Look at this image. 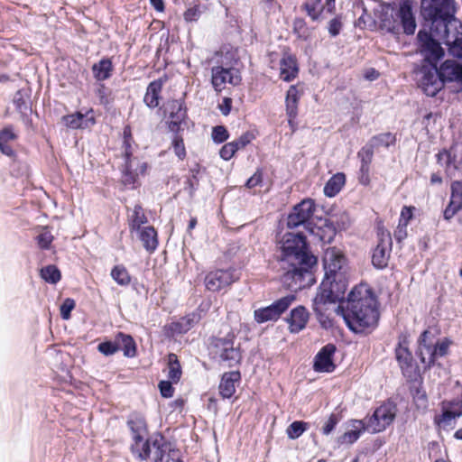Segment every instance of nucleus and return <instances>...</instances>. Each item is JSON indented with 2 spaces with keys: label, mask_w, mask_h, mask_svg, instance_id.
Listing matches in <instances>:
<instances>
[{
  "label": "nucleus",
  "mask_w": 462,
  "mask_h": 462,
  "mask_svg": "<svg viewBox=\"0 0 462 462\" xmlns=\"http://www.w3.org/2000/svg\"><path fill=\"white\" fill-rule=\"evenodd\" d=\"M279 248L283 283L292 291L311 286L315 282L312 268L317 257L309 253L305 236L286 233L279 241Z\"/></svg>",
  "instance_id": "f257e3e1"
},
{
  "label": "nucleus",
  "mask_w": 462,
  "mask_h": 462,
  "mask_svg": "<svg viewBox=\"0 0 462 462\" xmlns=\"http://www.w3.org/2000/svg\"><path fill=\"white\" fill-rule=\"evenodd\" d=\"M421 15L430 23V32H426L439 46H447L462 37V23L455 18L453 0H421Z\"/></svg>",
  "instance_id": "f03ea898"
},
{
  "label": "nucleus",
  "mask_w": 462,
  "mask_h": 462,
  "mask_svg": "<svg viewBox=\"0 0 462 462\" xmlns=\"http://www.w3.org/2000/svg\"><path fill=\"white\" fill-rule=\"evenodd\" d=\"M128 426L132 432L133 454L140 459L151 458L154 462H182L180 451L171 448L161 435L147 439L145 420L141 417L131 419Z\"/></svg>",
  "instance_id": "7ed1b4c3"
},
{
  "label": "nucleus",
  "mask_w": 462,
  "mask_h": 462,
  "mask_svg": "<svg viewBox=\"0 0 462 462\" xmlns=\"http://www.w3.org/2000/svg\"><path fill=\"white\" fill-rule=\"evenodd\" d=\"M337 311L356 333L375 326L379 318L375 298L365 285L355 287L348 295L346 307L339 306Z\"/></svg>",
  "instance_id": "20e7f679"
},
{
  "label": "nucleus",
  "mask_w": 462,
  "mask_h": 462,
  "mask_svg": "<svg viewBox=\"0 0 462 462\" xmlns=\"http://www.w3.org/2000/svg\"><path fill=\"white\" fill-rule=\"evenodd\" d=\"M417 37L424 61L415 69L414 80L427 96L434 97L444 85L440 69L436 66L439 60L443 57L444 51L426 32L420 31Z\"/></svg>",
  "instance_id": "39448f33"
},
{
  "label": "nucleus",
  "mask_w": 462,
  "mask_h": 462,
  "mask_svg": "<svg viewBox=\"0 0 462 462\" xmlns=\"http://www.w3.org/2000/svg\"><path fill=\"white\" fill-rule=\"evenodd\" d=\"M380 7L379 20L383 29L395 34L411 35L415 32L417 24L409 1L402 2L398 6L383 4Z\"/></svg>",
  "instance_id": "423d86ee"
},
{
  "label": "nucleus",
  "mask_w": 462,
  "mask_h": 462,
  "mask_svg": "<svg viewBox=\"0 0 462 462\" xmlns=\"http://www.w3.org/2000/svg\"><path fill=\"white\" fill-rule=\"evenodd\" d=\"M220 65L214 66L211 69V83L217 92H221L226 88V84L237 86L241 82L239 70L235 68L237 62L236 53L234 51L222 49L219 51Z\"/></svg>",
  "instance_id": "0eeeda50"
},
{
  "label": "nucleus",
  "mask_w": 462,
  "mask_h": 462,
  "mask_svg": "<svg viewBox=\"0 0 462 462\" xmlns=\"http://www.w3.org/2000/svg\"><path fill=\"white\" fill-rule=\"evenodd\" d=\"M347 289V277H324L319 292L314 298V305L337 302L344 299Z\"/></svg>",
  "instance_id": "6e6552de"
},
{
  "label": "nucleus",
  "mask_w": 462,
  "mask_h": 462,
  "mask_svg": "<svg viewBox=\"0 0 462 462\" xmlns=\"http://www.w3.org/2000/svg\"><path fill=\"white\" fill-rule=\"evenodd\" d=\"M449 341L444 339L440 342H435L430 338V333L425 330L420 337L418 353L421 362L426 365L434 364L439 357L444 356L448 353Z\"/></svg>",
  "instance_id": "1a4fd4ad"
},
{
  "label": "nucleus",
  "mask_w": 462,
  "mask_h": 462,
  "mask_svg": "<svg viewBox=\"0 0 462 462\" xmlns=\"http://www.w3.org/2000/svg\"><path fill=\"white\" fill-rule=\"evenodd\" d=\"M148 165L133 157V149L127 144L126 152H124V164L122 166V181L125 186L132 189L135 187L140 176H143L147 171Z\"/></svg>",
  "instance_id": "9d476101"
},
{
  "label": "nucleus",
  "mask_w": 462,
  "mask_h": 462,
  "mask_svg": "<svg viewBox=\"0 0 462 462\" xmlns=\"http://www.w3.org/2000/svg\"><path fill=\"white\" fill-rule=\"evenodd\" d=\"M396 405L393 402H386L375 409L373 415L365 419L366 431L378 433L383 431L395 419Z\"/></svg>",
  "instance_id": "9b49d317"
},
{
  "label": "nucleus",
  "mask_w": 462,
  "mask_h": 462,
  "mask_svg": "<svg viewBox=\"0 0 462 462\" xmlns=\"http://www.w3.org/2000/svg\"><path fill=\"white\" fill-rule=\"evenodd\" d=\"M316 209L315 203L311 199H303L295 205L292 211L287 218V226L289 228H297L300 226L305 229L313 233L311 227V220Z\"/></svg>",
  "instance_id": "f8f14e48"
},
{
  "label": "nucleus",
  "mask_w": 462,
  "mask_h": 462,
  "mask_svg": "<svg viewBox=\"0 0 462 462\" xmlns=\"http://www.w3.org/2000/svg\"><path fill=\"white\" fill-rule=\"evenodd\" d=\"M325 277H347L346 258L340 249L329 247L326 249L323 256Z\"/></svg>",
  "instance_id": "ddd939ff"
},
{
  "label": "nucleus",
  "mask_w": 462,
  "mask_h": 462,
  "mask_svg": "<svg viewBox=\"0 0 462 462\" xmlns=\"http://www.w3.org/2000/svg\"><path fill=\"white\" fill-rule=\"evenodd\" d=\"M294 300V295H287L270 306L257 309L254 312V320L260 324L277 320Z\"/></svg>",
  "instance_id": "4468645a"
},
{
  "label": "nucleus",
  "mask_w": 462,
  "mask_h": 462,
  "mask_svg": "<svg viewBox=\"0 0 462 462\" xmlns=\"http://www.w3.org/2000/svg\"><path fill=\"white\" fill-rule=\"evenodd\" d=\"M239 276L234 269H217L205 277V286L210 291H218L237 281Z\"/></svg>",
  "instance_id": "2eb2a0df"
},
{
  "label": "nucleus",
  "mask_w": 462,
  "mask_h": 462,
  "mask_svg": "<svg viewBox=\"0 0 462 462\" xmlns=\"http://www.w3.org/2000/svg\"><path fill=\"white\" fill-rule=\"evenodd\" d=\"M443 84H451L457 92L462 91V62L445 60L439 67Z\"/></svg>",
  "instance_id": "dca6fc26"
},
{
  "label": "nucleus",
  "mask_w": 462,
  "mask_h": 462,
  "mask_svg": "<svg viewBox=\"0 0 462 462\" xmlns=\"http://www.w3.org/2000/svg\"><path fill=\"white\" fill-rule=\"evenodd\" d=\"M215 357L221 361L228 362V365H233L240 360V352L234 346L232 338H217L214 344Z\"/></svg>",
  "instance_id": "f3484780"
},
{
  "label": "nucleus",
  "mask_w": 462,
  "mask_h": 462,
  "mask_svg": "<svg viewBox=\"0 0 462 462\" xmlns=\"http://www.w3.org/2000/svg\"><path fill=\"white\" fill-rule=\"evenodd\" d=\"M392 247V237L390 233L382 232L380 234L379 243L374 250L372 263L378 269L384 268L389 260Z\"/></svg>",
  "instance_id": "a211bd4d"
},
{
  "label": "nucleus",
  "mask_w": 462,
  "mask_h": 462,
  "mask_svg": "<svg viewBox=\"0 0 462 462\" xmlns=\"http://www.w3.org/2000/svg\"><path fill=\"white\" fill-rule=\"evenodd\" d=\"M165 114L168 115L169 128L171 132H178L181 123L186 118V108L181 100H171L165 105Z\"/></svg>",
  "instance_id": "6ab92c4d"
},
{
  "label": "nucleus",
  "mask_w": 462,
  "mask_h": 462,
  "mask_svg": "<svg viewBox=\"0 0 462 462\" xmlns=\"http://www.w3.org/2000/svg\"><path fill=\"white\" fill-rule=\"evenodd\" d=\"M336 352V346L328 344L323 346L314 358L313 368L319 373H331L335 370L336 365L333 362V356Z\"/></svg>",
  "instance_id": "aec40b11"
},
{
  "label": "nucleus",
  "mask_w": 462,
  "mask_h": 462,
  "mask_svg": "<svg viewBox=\"0 0 462 462\" xmlns=\"http://www.w3.org/2000/svg\"><path fill=\"white\" fill-rule=\"evenodd\" d=\"M396 359L400 365L402 374L411 377L416 367L413 364V357L410 352L405 340L399 343L395 350Z\"/></svg>",
  "instance_id": "412c9836"
},
{
  "label": "nucleus",
  "mask_w": 462,
  "mask_h": 462,
  "mask_svg": "<svg viewBox=\"0 0 462 462\" xmlns=\"http://www.w3.org/2000/svg\"><path fill=\"white\" fill-rule=\"evenodd\" d=\"M460 209H462V182L454 181L451 184L449 203L444 210V218L451 219Z\"/></svg>",
  "instance_id": "4be33fe9"
},
{
  "label": "nucleus",
  "mask_w": 462,
  "mask_h": 462,
  "mask_svg": "<svg viewBox=\"0 0 462 462\" xmlns=\"http://www.w3.org/2000/svg\"><path fill=\"white\" fill-rule=\"evenodd\" d=\"M365 430H366L365 420H352L347 423L346 432L338 438L337 442L339 444H353Z\"/></svg>",
  "instance_id": "5701e85b"
},
{
  "label": "nucleus",
  "mask_w": 462,
  "mask_h": 462,
  "mask_svg": "<svg viewBox=\"0 0 462 462\" xmlns=\"http://www.w3.org/2000/svg\"><path fill=\"white\" fill-rule=\"evenodd\" d=\"M241 379L238 371L225 373L219 383V393L223 398H230L236 393V386Z\"/></svg>",
  "instance_id": "b1692460"
},
{
  "label": "nucleus",
  "mask_w": 462,
  "mask_h": 462,
  "mask_svg": "<svg viewBox=\"0 0 462 462\" xmlns=\"http://www.w3.org/2000/svg\"><path fill=\"white\" fill-rule=\"evenodd\" d=\"M458 404L460 408L457 411L442 408V413L435 416L434 422L439 430H449L455 427L456 419L462 415V403Z\"/></svg>",
  "instance_id": "393cba45"
},
{
  "label": "nucleus",
  "mask_w": 462,
  "mask_h": 462,
  "mask_svg": "<svg viewBox=\"0 0 462 462\" xmlns=\"http://www.w3.org/2000/svg\"><path fill=\"white\" fill-rule=\"evenodd\" d=\"M309 313L302 306H299L291 311V316L288 319L289 328L291 332L298 333L302 330L308 322Z\"/></svg>",
  "instance_id": "a878e982"
},
{
  "label": "nucleus",
  "mask_w": 462,
  "mask_h": 462,
  "mask_svg": "<svg viewBox=\"0 0 462 462\" xmlns=\"http://www.w3.org/2000/svg\"><path fill=\"white\" fill-rule=\"evenodd\" d=\"M62 121L68 127L72 129H84L95 124L93 116H88V115H83L81 113L65 116L62 117Z\"/></svg>",
  "instance_id": "bb28decb"
},
{
  "label": "nucleus",
  "mask_w": 462,
  "mask_h": 462,
  "mask_svg": "<svg viewBox=\"0 0 462 462\" xmlns=\"http://www.w3.org/2000/svg\"><path fill=\"white\" fill-rule=\"evenodd\" d=\"M138 238L143 243V247L150 253L153 252L158 246V238L156 230L151 226H144L142 229L135 232Z\"/></svg>",
  "instance_id": "cd10ccee"
},
{
  "label": "nucleus",
  "mask_w": 462,
  "mask_h": 462,
  "mask_svg": "<svg viewBox=\"0 0 462 462\" xmlns=\"http://www.w3.org/2000/svg\"><path fill=\"white\" fill-rule=\"evenodd\" d=\"M298 73L297 62L291 55H284L280 62V77L284 81H291Z\"/></svg>",
  "instance_id": "c85d7f7f"
},
{
  "label": "nucleus",
  "mask_w": 462,
  "mask_h": 462,
  "mask_svg": "<svg viewBox=\"0 0 462 462\" xmlns=\"http://www.w3.org/2000/svg\"><path fill=\"white\" fill-rule=\"evenodd\" d=\"M113 69V63L108 58H104L92 66L93 76L97 81L108 79L112 75Z\"/></svg>",
  "instance_id": "c756f323"
},
{
  "label": "nucleus",
  "mask_w": 462,
  "mask_h": 462,
  "mask_svg": "<svg viewBox=\"0 0 462 462\" xmlns=\"http://www.w3.org/2000/svg\"><path fill=\"white\" fill-rule=\"evenodd\" d=\"M162 88V82L161 80H154L149 84L143 97L144 103L149 107L154 108L159 106L160 93Z\"/></svg>",
  "instance_id": "7c9ffc66"
},
{
  "label": "nucleus",
  "mask_w": 462,
  "mask_h": 462,
  "mask_svg": "<svg viewBox=\"0 0 462 462\" xmlns=\"http://www.w3.org/2000/svg\"><path fill=\"white\" fill-rule=\"evenodd\" d=\"M129 227L131 233H135L143 227L147 223V217L141 206L136 205L131 213L128 215Z\"/></svg>",
  "instance_id": "2f4dec72"
},
{
  "label": "nucleus",
  "mask_w": 462,
  "mask_h": 462,
  "mask_svg": "<svg viewBox=\"0 0 462 462\" xmlns=\"http://www.w3.org/2000/svg\"><path fill=\"white\" fill-rule=\"evenodd\" d=\"M300 92L296 86H291L286 95V114L287 116L296 117L298 115V102Z\"/></svg>",
  "instance_id": "473e14b6"
},
{
  "label": "nucleus",
  "mask_w": 462,
  "mask_h": 462,
  "mask_svg": "<svg viewBox=\"0 0 462 462\" xmlns=\"http://www.w3.org/2000/svg\"><path fill=\"white\" fill-rule=\"evenodd\" d=\"M116 344L118 350L122 349L126 357H134L136 355V345L134 338L130 335L119 332L116 336Z\"/></svg>",
  "instance_id": "72a5a7b5"
},
{
  "label": "nucleus",
  "mask_w": 462,
  "mask_h": 462,
  "mask_svg": "<svg viewBox=\"0 0 462 462\" xmlns=\"http://www.w3.org/2000/svg\"><path fill=\"white\" fill-rule=\"evenodd\" d=\"M17 137L12 125H8L0 131V151L7 155L12 156L14 150L9 145V142L15 140Z\"/></svg>",
  "instance_id": "f704fd0d"
},
{
  "label": "nucleus",
  "mask_w": 462,
  "mask_h": 462,
  "mask_svg": "<svg viewBox=\"0 0 462 462\" xmlns=\"http://www.w3.org/2000/svg\"><path fill=\"white\" fill-rule=\"evenodd\" d=\"M345 175L343 173H337L332 176L324 187V193L328 197L336 196L345 184Z\"/></svg>",
  "instance_id": "c9c22d12"
},
{
  "label": "nucleus",
  "mask_w": 462,
  "mask_h": 462,
  "mask_svg": "<svg viewBox=\"0 0 462 462\" xmlns=\"http://www.w3.org/2000/svg\"><path fill=\"white\" fill-rule=\"evenodd\" d=\"M198 315L195 313L189 314L181 319H180L177 322L172 323V330L179 334H183L189 331L195 323L198 322Z\"/></svg>",
  "instance_id": "e433bc0d"
},
{
  "label": "nucleus",
  "mask_w": 462,
  "mask_h": 462,
  "mask_svg": "<svg viewBox=\"0 0 462 462\" xmlns=\"http://www.w3.org/2000/svg\"><path fill=\"white\" fill-rule=\"evenodd\" d=\"M111 277L113 280L121 286H127L131 282V276L127 269L122 265H116L111 271Z\"/></svg>",
  "instance_id": "4c0bfd02"
},
{
  "label": "nucleus",
  "mask_w": 462,
  "mask_h": 462,
  "mask_svg": "<svg viewBox=\"0 0 462 462\" xmlns=\"http://www.w3.org/2000/svg\"><path fill=\"white\" fill-rule=\"evenodd\" d=\"M168 378L173 383H177L181 375L180 365L177 359V356L170 354L168 356Z\"/></svg>",
  "instance_id": "58836bf2"
},
{
  "label": "nucleus",
  "mask_w": 462,
  "mask_h": 462,
  "mask_svg": "<svg viewBox=\"0 0 462 462\" xmlns=\"http://www.w3.org/2000/svg\"><path fill=\"white\" fill-rule=\"evenodd\" d=\"M41 277L46 282L55 284L60 280L61 275L55 265L50 264L41 269Z\"/></svg>",
  "instance_id": "ea45409f"
},
{
  "label": "nucleus",
  "mask_w": 462,
  "mask_h": 462,
  "mask_svg": "<svg viewBox=\"0 0 462 462\" xmlns=\"http://www.w3.org/2000/svg\"><path fill=\"white\" fill-rule=\"evenodd\" d=\"M309 429V423L301 420L293 421L286 430L289 439H296Z\"/></svg>",
  "instance_id": "a19ab883"
},
{
  "label": "nucleus",
  "mask_w": 462,
  "mask_h": 462,
  "mask_svg": "<svg viewBox=\"0 0 462 462\" xmlns=\"http://www.w3.org/2000/svg\"><path fill=\"white\" fill-rule=\"evenodd\" d=\"M14 104L19 113L25 115L29 110V97L22 91L18 90L14 97Z\"/></svg>",
  "instance_id": "79ce46f5"
},
{
  "label": "nucleus",
  "mask_w": 462,
  "mask_h": 462,
  "mask_svg": "<svg viewBox=\"0 0 462 462\" xmlns=\"http://www.w3.org/2000/svg\"><path fill=\"white\" fill-rule=\"evenodd\" d=\"M394 143V137L392 134L386 133L374 136L371 139L370 144L372 147H389Z\"/></svg>",
  "instance_id": "37998d69"
},
{
  "label": "nucleus",
  "mask_w": 462,
  "mask_h": 462,
  "mask_svg": "<svg viewBox=\"0 0 462 462\" xmlns=\"http://www.w3.org/2000/svg\"><path fill=\"white\" fill-rule=\"evenodd\" d=\"M37 244L42 249H48L53 241V236L47 226L42 227L41 233L36 237Z\"/></svg>",
  "instance_id": "c03bdc74"
},
{
  "label": "nucleus",
  "mask_w": 462,
  "mask_h": 462,
  "mask_svg": "<svg viewBox=\"0 0 462 462\" xmlns=\"http://www.w3.org/2000/svg\"><path fill=\"white\" fill-rule=\"evenodd\" d=\"M321 0H313L306 4V10L312 20H317L322 13Z\"/></svg>",
  "instance_id": "a18cd8bd"
},
{
  "label": "nucleus",
  "mask_w": 462,
  "mask_h": 462,
  "mask_svg": "<svg viewBox=\"0 0 462 462\" xmlns=\"http://www.w3.org/2000/svg\"><path fill=\"white\" fill-rule=\"evenodd\" d=\"M97 349L105 356H112L118 351V345L116 344V337L115 341L102 342L97 346Z\"/></svg>",
  "instance_id": "49530a36"
},
{
  "label": "nucleus",
  "mask_w": 462,
  "mask_h": 462,
  "mask_svg": "<svg viewBox=\"0 0 462 462\" xmlns=\"http://www.w3.org/2000/svg\"><path fill=\"white\" fill-rule=\"evenodd\" d=\"M373 150L374 147H372L371 144L369 143L368 145L363 147L361 151L358 152V156L361 159V166L365 165L366 167H369V164L373 157Z\"/></svg>",
  "instance_id": "de8ad7c7"
},
{
  "label": "nucleus",
  "mask_w": 462,
  "mask_h": 462,
  "mask_svg": "<svg viewBox=\"0 0 462 462\" xmlns=\"http://www.w3.org/2000/svg\"><path fill=\"white\" fill-rule=\"evenodd\" d=\"M172 147L174 153L178 156L179 159L182 160L186 156V150L183 143V139L178 135L173 138Z\"/></svg>",
  "instance_id": "09e8293b"
},
{
  "label": "nucleus",
  "mask_w": 462,
  "mask_h": 462,
  "mask_svg": "<svg viewBox=\"0 0 462 462\" xmlns=\"http://www.w3.org/2000/svg\"><path fill=\"white\" fill-rule=\"evenodd\" d=\"M212 138L217 143L225 142L228 138L227 130L222 125L215 126L212 130Z\"/></svg>",
  "instance_id": "8fccbe9b"
},
{
  "label": "nucleus",
  "mask_w": 462,
  "mask_h": 462,
  "mask_svg": "<svg viewBox=\"0 0 462 462\" xmlns=\"http://www.w3.org/2000/svg\"><path fill=\"white\" fill-rule=\"evenodd\" d=\"M75 308V301L72 299H66L60 306V316L63 319L70 318V312Z\"/></svg>",
  "instance_id": "3c124183"
},
{
  "label": "nucleus",
  "mask_w": 462,
  "mask_h": 462,
  "mask_svg": "<svg viewBox=\"0 0 462 462\" xmlns=\"http://www.w3.org/2000/svg\"><path fill=\"white\" fill-rule=\"evenodd\" d=\"M254 138V135L249 133V132H246L245 134H243L238 139L233 141V144L234 146L236 147V151L245 147L248 143H251V141L253 140Z\"/></svg>",
  "instance_id": "603ef678"
},
{
  "label": "nucleus",
  "mask_w": 462,
  "mask_h": 462,
  "mask_svg": "<svg viewBox=\"0 0 462 462\" xmlns=\"http://www.w3.org/2000/svg\"><path fill=\"white\" fill-rule=\"evenodd\" d=\"M448 52L453 57L462 59V37L448 45Z\"/></svg>",
  "instance_id": "864d4df0"
},
{
  "label": "nucleus",
  "mask_w": 462,
  "mask_h": 462,
  "mask_svg": "<svg viewBox=\"0 0 462 462\" xmlns=\"http://www.w3.org/2000/svg\"><path fill=\"white\" fill-rule=\"evenodd\" d=\"M236 149L234 146L233 143H226L219 152L220 157L224 159L225 161L230 160L234 154L236 152Z\"/></svg>",
  "instance_id": "5fc2aeb1"
},
{
  "label": "nucleus",
  "mask_w": 462,
  "mask_h": 462,
  "mask_svg": "<svg viewBox=\"0 0 462 462\" xmlns=\"http://www.w3.org/2000/svg\"><path fill=\"white\" fill-rule=\"evenodd\" d=\"M159 389H160L161 394L163 397H165V398L172 397L174 389H173L171 382H168V381L160 382Z\"/></svg>",
  "instance_id": "6e6d98bb"
},
{
  "label": "nucleus",
  "mask_w": 462,
  "mask_h": 462,
  "mask_svg": "<svg viewBox=\"0 0 462 462\" xmlns=\"http://www.w3.org/2000/svg\"><path fill=\"white\" fill-rule=\"evenodd\" d=\"M337 422H338L337 417L335 414H331L322 428L323 434H325V435L330 434L334 430Z\"/></svg>",
  "instance_id": "4d7b16f0"
},
{
  "label": "nucleus",
  "mask_w": 462,
  "mask_h": 462,
  "mask_svg": "<svg viewBox=\"0 0 462 462\" xmlns=\"http://www.w3.org/2000/svg\"><path fill=\"white\" fill-rule=\"evenodd\" d=\"M263 181V175H262V172L260 171H257L252 177H250L246 183H245V186L247 189H254L257 186H259Z\"/></svg>",
  "instance_id": "13d9d810"
},
{
  "label": "nucleus",
  "mask_w": 462,
  "mask_h": 462,
  "mask_svg": "<svg viewBox=\"0 0 462 462\" xmlns=\"http://www.w3.org/2000/svg\"><path fill=\"white\" fill-rule=\"evenodd\" d=\"M342 23L338 18H334L329 22L328 32L331 36L335 37L339 34Z\"/></svg>",
  "instance_id": "bf43d9fd"
},
{
  "label": "nucleus",
  "mask_w": 462,
  "mask_h": 462,
  "mask_svg": "<svg viewBox=\"0 0 462 462\" xmlns=\"http://www.w3.org/2000/svg\"><path fill=\"white\" fill-rule=\"evenodd\" d=\"M412 209L411 207H403L401 211L399 223L408 226L409 221L412 218Z\"/></svg>",
  "instance_id": "052dcab7"
},
{
  "label": "nucleus",
  "mask_w": 462,
  "mask_h": 462,
  "mask_svg": "<svg viewBox=\"0 0 462 462\" xmlns=\"http://www.w3.org/2000/svg\"><path fill=\"white\" fill-rule=\"evenodd\" d=\"M407 236V225L398 224V226L394 232V237L398 242H402Z\"/></svg>",
  "instance_id": "680f3d73"
},
{
  "label": "nucleus",
  "mask_w": 462,
  "mask_h": 462,
  "mask_svg": "<svg viewBox=\"0 0 462 462\" xmlns=\"http://www.w3.org/2000/svg\"><path fill=\"white\" fill-rule=\"evenodd\" d=\"M359 182L365 186L369 184V182H370L369 167H366L365 165L360 166Z\"/></svg>",
  "instance_id": "e2e57ef3"
},
{
  "label": "nucleus",
  "mask_w": 462,
  "mask_h": 462,
  "mask_svg": "<svg viewBox=\"0 0 462 462\" xmlns=\"http://www.w3.org/2000/svg\"><path fill=\"white\" fill-rule=\"evenodd\" d=\"M199 12L197 8H189L184 13V19L188 22L196 21L199 17Z\"/></svg>",
  "instance_id": "0e129e2a"
},
{
  "label": "nucleus",
  "mask_w": 462,
  "mask_h": 462,
  "mask_svg": "<svg viewBox=\"0 0 462 462\" xmlns=\"http://www.w3.org/2000/svg\"><path fill=\"white\" fill-rule=\"evenodd\" d=\"M231 99L225 97L223 103L219 106L220 111L224 116H227L231 110Z\"/></svg>",
  "instance_id": "69168bd1"
},
{
  "label": "nucleus",
  "mask_w": 462,
  "mask_h": 462,
  "mask_svg": "<svg viewBox=\"0 0 462 462\" xmlns=\"http://www.w3.org/2000/svg\"><path fill=\"white\" fill-rule=\"evenodd\" d=\"M124 152H126L127 144H130L132 146L131 129L129 126H126L124 129Z\"/></svg>",
  "instance_id": "338daca9"
},
{
  "label": "nucleus",
  "mask_w": 462,
  "mask_h": 462,
  "mask_svg": "<svg viewBox=\"0 0 462 462\" xmlns=\"http://www.w3.org/2000/svg\"><path fill=\"white\" fill-rule=\"evenodd\" d=\"M150 3L156 11L162 12L164 10L163 0H150Z\"/></svg>",
  "instance_id": "774afa93"
}]
</instances>
